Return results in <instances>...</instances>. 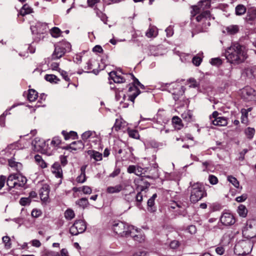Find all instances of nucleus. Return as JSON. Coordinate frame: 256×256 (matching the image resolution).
Returning a JSON list of instances; mask_svg holds the SVG:
<instances>
[{
  "label": "nucleus",
  "instance_id": "nucleus-35",
  "mask_svg": "<svg viewBox=\"0 0 256 256\" xmlns=\"http://www.w3.org/2000/svg\"><path fill=\"white\" fill-rule=\"evenodd\" d=\"M242 116L241 122L244 124H248V110L246 109L242 108L241 110Z\"/></svg>",
  "mask_w": 256,
  "mask_h": 256
},
{
  "label": "nucleus",
  "instance_id": "nucleus-40",
  "mask_svg": "<svg viewBox=\"0 0 256 256\" xmlns=\"http://www.w3.org/2000/svg\"><path fill=\"white\" fill-rule=\"evenodd\" d=\"M62 134H63L66 140H68L70 138H74L77 135L76 132L73 131H71L69 133H68L65 131L63 130L62 132Z\"/></svg>",
  "mask_w": 256,
  "mask_h": 256
},
{
  "label": "nucleus",
  "instance_id": "nucleus-41",
  "mask_svg": "<svg viewBox=\"0 0 256 256\" xmlns=\"http://www.w3.org/2000/svg\"><path fill=\"white\" fill-rule=\"evenodd\" d=\"M226 30L228 33L231 34H234L238 32V27L236 25H232L228 26Z\"/></svg>",
  "mask_w": 256,
  "mask_h": 256
},
{
  "label": "nucleus",
  "instance_id": "nucleus-34",
  "mask_svg": "<svg viewBox=\"0 0 256 256\" xmlns=\"http://www.w3.org/2000/svg\"><path fill=\"white\" fill-rule=\"evenodd\" d=\"M235 11L237 16H241L246 12V8L242 4H238L236 7Z\"/></svg>",
  "mask_w": 256,
  "mask_h": 256
},
{
  "label": "nucleus",
  "instance_id": "nucleus-49",
  "mask_svg": "<svg viewBox=\"0 0 256 256\" xmlns=\"http://www.w3.org/2000/svg\"><path fill=\"white\" fill-rule=\"evenodd\" d=\"M210 62L213 66H219L222 64V60L218 58H212Z\"/></svg>",
  "mask_w": 256,
  "mask_h": 256
},
{
  "label": "nucleus",
  "instance_id": "nucleus-4",
  "mask_svg": "<svg viewBox=\"0 0 256 256\" xmlns=\"http://www.w3.org/2000/svg\"><path fill=\"white\" fill-rule=\"evenodd\" d=\"M252 244L249 241L242 240L238 242L234 246V252L238 256H246L252 251Z\"/></svg>",
  "mask_w": 256,
  "mask_h": 256
},
{
  "label": "nucleus",
  "instance_id": "nucleus-51",
  "mask_svg": "<svg viewBox=\"0 0 256 256\" xmlns=\"http://www.w3.org/2000/svg\"><path fill=\"white\" fill-rule=\"evenodd\" d=\"M128 135L130 137L134 138H138L139 134L136 130H132L128 131Z\"/></svg>",
  "mask_w": 256,
  "mask_h": 256
},
{
  "label": "nucleus",
  "instance_id": "nucleus-53",
  "mask_svg": "<svg viewBox=\"0 0 256 256\" xmlns=\"http://www.w3.org/2000/svg\"><path fill=\"white\" fill-rule=\"evenodd\" d=\"M70 232L74 236L78 235V234H80L79 231L77 230L76 228L74 226V225L73 224L72 226H70Z\"/></svg>",
  "mask_w": 256,
  "mask_h": 256
},
{
  "label": "nucleus",
  "instance_id": "nucleus-26",
  "mask_svg": "<svg viewBox=\"0 0 256 256\" xmlns=\"http://www.w3.org/2000/svg\"><path fill=\"white\" fill-rule=\"evenodd\" d=\"M76 204L80 208L84 209L89 205V202L86 198H82L78 200L76 202Z\"/></svg>",
  "mask_w": 256,
  "mask_h": 256
},
{
  "label": "nucleus",
  "instance_id": "nucleus-23",
  "mask_svg": "<svg viewBox=\"0 0 256 256\" xmlns=\"http://www.w3.org/2000/svg\"><path fill=\"white\" fill-rule=\"evenodd\" d=\"M87 153L91 158H94L96 161H100L102 160V154L98 152L89 150L87 152Z\"/></svg>",
  "mask_w": 256,
  "mask_h": 256
},
{
  "label": "nucleus",
  "instance_id": "nucleus-47",
  "mask_svg": "<svg viewBox=\"0 0 256 256\" xmlns=\"http://www.w3.org/2000/svg\"><path fill=\"white\" fill-rule=\"evenodd\" d=\"M208 181L211 184L214 185L218 183V178L212 174H210L208 178Z\"/></svg>",
  "mask_w": 256,
  "mask_h": 256
},
{
  "label": "nucleus",
  "instance_id": "nucleus-14",
  "mask_svg": "<svg viewBox=\"0 0 256 256\" xmlns=\"http://www.w3.org/2000/svg\"><path fill=\"white\" fill-rule=\"evenodd\" d=\"M46 24L37 22L35 26H32L30 29L32 34H42L46 30Z\"/></svg>",
  "mask_w": 256,
  "mask_h": 256
},
{
  "label": "nucleus",
  "instance_id": "nucleus-59",
  "mask_svg": "<svg viewBox=\"0 0 256 256\" xmlns=\"http://www.w3.org/2000/svg\"><path fill=\"white\" fill-rule=\"evenodd\" d=\"M6 178V176L1 175L0 176V190H1L2 188L4 186Z\"/></svg>",
  "mask_w": 256,
  "mask_h": 256
},
{
  "label": "nucleus",
  "instance_id": "nucleus-17",
  "mask_svg": "<svg viewBox=\"0 0 256 256\" xmlns=\"http://www.w3.org/2000/svg\"><path fill=\"white\" fill-rule=\"evenodd\" d=\"M52 172L55 176L58 178H61L62 176V172L61 166L58 162H54L52 166Z\"/></svg>",
  "mask_w": 256,
  "mask_h": 256
},
{
  "label": "nucleus",
  "instance_id": "nucleus-44",
  "mask_svg": "<svg viewBox=\"0 0 256 256\" xmlns=\"http://www.w3.org/2000/svg\"><path fill=\"white\" fill-rule=\"evenodd\" d=\"M61 33V30L60 29L57 27H54L52 28L50 30V34L54 38L58 37Z\"/></svg>",
  "mask_w": 256,
  "mask_h": 256
},
{
  "label": "nucleus",
  "instance_id": "nucleus-16",
  "mask_svg": "<svg viewBox=\"0 0 256 256\" xmlns=\"http://www.w3.org/2000/svg\"><path fill=\"white\" fill-rule=\"evenodd\" d=\"M130 229V232H129V235L130 236L134 238V240L136 241H137L139 242H143L144 240V237L141 234H134V231L137 232V230L135 229L134 226H130L129 228Z\"/></svg>",
  "mask_w": 256,
  "mask_h": 256
},
{
  "label": "nucleus",
  "instance_id": "nucleus-11",
  "mask_svg": "<svg viewBox=\"0 0 256 256\" xmlns=\"http://www.w3.org/2000/svg\"><path fill=\"white\" fill-rule=\"evenodd\" d=\"M135 171V174L138 176L144 174L142 176L146 177V178L155 179L158 177V170L156 167H154L153 168L150 170V172L152 171V173L150 172V175H145L144 172L146 171L142 167L138 166H136Z\"/></svg>",
  "mask_w": 256,
  "mask_h": 256
},
{
  "label": "nucleus",
  "instance_id": "nucleus-12",
  "mask_svg": "<svg viewBox=\"0 0 256 256\" xmlns=\"http://www.w3.org/2000/svg\"><path fill=\"white\" fill-rule=\"evenodd\" d=\"M220 220L221 223L226 226L232 225L236 222L234 216L228 212H223L221 216Z\"/></svg>",
  "mask_w": 256,
  "mask_h": 256
},
{
  "label": "nucleus",
  "instance_id": "nucleus-57",
  "mask_svg": "<svg viewBox=\"0 0 256 256\" xmlns=\"http://www.w3.org/2000/svg\"><path fill=\"white\" fill-rule=\"evenodd\" d=\"M32 216L34 218H38L42 214V212L40 210H33L32 212Z\"/></svg>",
  "mask_w": 256,
  "mask_h": 256
},
{
  "label": "nucleus",
  "instance_id": "nucleus-38",
  "mask_svg": "<svg viewBox=\"0 0 256 256\" xmlns=\"http://www.w3.org/2000/svg\"><path fill=\"white\" fill-rule=\"evenodd\" d=\"M22 148V146L18 142H15L14 143L9 144L6 148V150H18Z\"/></svg>",
  "mask_w": 256,
  "mask_h": 256
},
{
  "label": "nucleus",
  "instance_id": "nucleus-62",
  "mask_svg": "<svg viewBox=\"0 0 256 256\" xmlns=\"http://www.w3.org/2000/svg\"><path fill=\"white\" fill-rule=\"evenodd\" d=\"M76 181L80 183H83L86 181V174H80L76 178Z\"/></svg>",
  "mask_w": 256,
  "mask_h": 256
},
{
  "label": "nucleus",
  "instance_id": "nucleus-30",
  "mask_svg": "<svg viewBox=\"0 0 256 256\" xmlns=\"http://www.w3.org/2000/svg\"><path fill=\"white\" fill-rule=\"evenodd\" d=\"M34 159L38 164L42 168H44L47 167V164L42 158L40 155L36 154L34 156Z\"/></svg>",
  "mask_w": 256,
  "mask_h": 256
},
{
  "label": "nucleus",
  "instance_id": "nucleus-50",
  "mask_svg": "<svg viewBox=\"0 0 256 256\" xmlns=\"http://www.w3.org/2000/svg\"><path fill=\"white\" fill-rule=\"evenodd\" d=\"M31 202L30 198H22L20 200V204L23 206L29 204Z\"/></svg>",
  "mask_w": 256,
  "mask_h": 256
},
{
  "label": "nucleus",
  "instance_id": "nucleus-43",
  "mask_svg": "<svg viewBox=\"0 0 256 256\" xmlns=\"http://www.w3.org/2000/svg\"><path fill=\"white\" fill-rule=\"evenodd\" d=\"M94 134H95V132H94L90 130L86 131L82 134V140L84 141H86Z\"/></svg>",
  "mask_w": 256,
  "mask_h": 256
},
{
  "label": "nucleus",
  "instance_id": "nucleus-60",
  "mask_svg": "<svg viewBox=\"0 0 256 256\" xmlns=\"http://www.w3.org/2000/svg\"><path fill=\"white\" fill-rule=\"evenodd\" d=\"M215 250L216 253L219 255L223 254L225 252L224 248L222 246H218Z\"/></svg>",
  "mask_w": 256,
  "mask_h": 256
},
{
  "label": "nucleus",
  "instance_id": "nucleus-21",
  "mask_svg": "<svg viewBox=\"0 0 256 256\" xmlns=\"http://www.w3.org/2000/svg\"><path fill=\"white\" fill-rule=\"evenodd\" d=\"M84 148V144L81 140L72 142L70 145L68 146L67 149H71L74 150H82Z\"/></svg>",
  "mask_w": 256,
  "mask_h": 256
},
{
  "label": "nucleus",
  "instance_id": "nucleus-56",
  "mask_svg": "<svg viewBox=\"0 0 256 256\" xmlns=\"http://www.w3.org/2000/svg\"><path fill=\"white\" fill-rule=\"evenodd\" d=\"M134 198V193L130 192L129 194H126L124 196V198L127 202H130V201L132 200Z\"/></svg>",
  "mask_w": 256,
  "mask_h": 256
},
{
  "label": "nucleus",
  "instance_id": "nucleus-32",
  "mask_svg": "<svg viewBox=\"0 0 256 256\" xmlns=\"http://www.w3.org/2000/svg\"><path fill=\"white\" fill-rule=\"evenodd\" d=\"M32 12V9L27 4H25L23 6L22 8L20 11V14L24 16L27 14H30Z\"/></svg>",
  "mask_w": 256,
  "mask_h": 256
},
{
  "label": "nucleus",
  "instance_id": "nucleus-1",
  "mask_svg": "<svg viewBox=\"0 0 256 256\" xmlns=\"http://www.w3.org/2000/svg\"><path fill=\"white\" fill-rule=\"evenodd\" d=\"M225 56L228 62L235 64L244 62L247 58L244 47L237 42L232 43L227 48Z\"/></svg>",
  "mask_w": 256,
  "mask_h": 256
},
{
  "label": "nucleus",
  "instance_id": "nucleus-31",
  "mask_svg": "<svg viewBox=\"0 0 256 256\" xmlns=\"http://www.w3.org/2000/svg\"><path fill=\"white\" fill-rule=\"evenodd\" d=\"M38 93L34 90L30 89L28 91V99L30 102L34 101L38 98Z\"/></svg>",
  "mask_w": 256,
  "mask_h": 256
},
{
  "label": "nucleus",
  "instance_id": "nucleus-7",
  "mask_svg": "<svg viewBox=\"0 0 256 256\" xmlns=\"http://www.w3.org/2000/svg\"><path fill=\"white\" fill-rule=\"evenodd\" d=\"M130 226L126 227V224L122 222H114L112 228L114 232L118 234L128 236Z\"/></svg>",
  "mask_w": 256,
  "mask_h": 256
},
{
  "label": "nucleus",
  "instance_id": "nucleus-25",
  "mask_svg": "<svg viewBox=\"0 0 256 256\" xmlns=\"http://www.w3.org/2000/svg\"><path fill=\"white\" fill-rule=\"evenodd\" d=\"M74 224V226L76 228L80 234L84 232L86 230V222L84 220H76Z\"/></svg>",
  "mask_w": 256,
  "mask_h": 256
},
{
  "label": "nucleus",
  "instance_id": "nucleus-20",
  "mask_svg": "<svg viewBox=\"0 0 256 256\" xmlns=\"http://www.w3.org/2000/svg\"><path fill=\"white\" fill-rule=\"evenodd\" d=\"M124 188L122 184H119L115 186H110L106 188V192L107 193L112 194L114 193H118L122 191Z\"/></svg>",
  "mask_w": 256,
  "mask_h": 256
},
{
  "label": "nucleus",
  "instance_id": "nucleus-2",
  "mask_svg": "<svg viewBox=\"0 0 256 256\" xmlns=\"http://www.w3.org/2000/svg\"><path fill=\"white\" fill-rule=\"evenodd\" d=\"M190 200L192 203H196L207 196L206 190L203 184L200 182L192 184L190 182Z\"/></svg>",
  "mask_w": 256,
  "mask_h": 256
},
{
  "label": "nucleus",
  "instance_id": "nucleus-42",
  "mask_svg": "<svg viewBox=\"0 0 256 256\" xmlns=\"http://www.w3.org/2000/svg\"><path fill=\"white\" fill-rule=\"evenodd\" d=\"M74 216V212L72 209H68L64 212V217L68 220L72 219Z\"/></svg>",
  "mask_w": 256,
  "mask_h": 256
},
{
  "label": "nucleus",
  "instance_id": "nucleus-46",
  "mask_svg": "<svg viewBox=\"0 0 256 256\" xmlns=\"http://www.w3.org/2000/svg\"><path fill=\"white\" fill-rule=\"evenodd\" d=\"M61 140L58 136H55L53 138L52 140L50 142L51 146L54 148H56L60 144Z\"/></svg>",
  "mask_w": 256,
  "mask_h": 256
},
{
  "label": "nucleus",
  "instance_id": "nucleus-36",
  "mask_svg": "<svg viewBox=\"0 0 256 256\" xmlns=\"http://www.w3.org/2000/svg\"><path fill=\"white\" fill-rule=\"evenodd\" d=\"M182 117L186 122H190L192 120V114L190 110H187L182 113Z\"/></svg>",
  "mask_w": 256,
  "mask_h": 256
},
{
  "label": "nucleus",
  "instance_id": "nucleus-64",
  "mask_svg": "<svg viewBox=\"0 0 256 256\" xmlns=\"http://www.w3.org/2000/svg\"><path fill=\"white\" fill-rule=\"evenodd\" d=\"M132 256H148V253L145 251H140L134 253Z\"/></svg>",
  "mask_w": 256,
  "mask_h": 256
},
{
  "label": "nucleus",
  "instance_id": "nucleus-3",
  "mask_svg": "<svg viewBox=\"0 0 256 256\" xmlns=\"http://www.w3.org/2000/svg\"><path fill=\"white\" fill-rule=\"evenodd\" d=\"M71 49L70 44L66 41L60 42L55 45V49L52 55V60L62 58L66 52H69Z\"/></svg>",
  "mask_w": 256,
  "mask_h": 256
},
{
  "label": "nucleus",
  "instance_id": "nucleus-10",
  "mask_svg": "<svg viewBox=\"0 0 256 256\" xmlns=\"http://www.w3.org/2000/svg\"><path fill=\"white\" fill-rule=\"evenodd\" d=\"M242 97L246 101H256V91L250 86H246L242 91Z\"/></svg>",
  "mask_w": 256,
  "mask_h": 256
},
{
  "label": "nucleus",
  "instance_id": "nucleus-19",
  "mask_svg": "<svg viewBox=\"0 0 256 256\" xmlns=\"http://www.w3.org/2000/svg\"><path fill=\"white\" fill-rule=\"evenodd\" d=\"M16 180V184L15 186V188L16 189H20L24 188L27 182V180L26 177L19 174H17Z\"/></svg>",
  "mask_w": 256,
  "mask_h": 256
},
{
  "label": "nucleus",
  "instance_id": "nucleus-9",
  "mask_svg": "<svg viewBox=\"0 0 256 256\" xmlns=\"http://www.w3.org/2000/svg\"><path fill=\"white\" fill-rule=\"evenodd\" d=\"M219 113L214 111L210 116V122L214 126H226L228 124V120L224 116H218Z\"/></svg>",
  "mask_w": 256,
  "mask_h": 256
},
{
  "label": "nucleus",
  "instance_id": "nucleus-15",
  "mask_svg": "<svg viewBox=\"0 0 256 256\" xmlns=\"http://www.w3.org/2000/svg\"><path fill=\"white\" fill-rule=\"evenodd\" d=\"M50 190L48 185H44L40 190V196L42 200L46 202L48 198Z\"/></svg>",
  "mask_w": 256,
  "mask_h": 256
},
{
  "label": "nucleus",
  "instance_id": "nucleus-29",
  "mask_svg": "<svg viewBox=\"0 0 256 256\" xmlns=\"http://www.w3.org/2000/svg\"><path fill=\"white\" fill-rule=\"evenodd\" d=\"M210 18V12L208 10H206L200 14L198 16L196 17V20L198 22L200 21H202L204 22V21L207 20V18Z\"/></svg>",
  "mask_w": 256,
  "mask_h": 256
},
{
  "label": "nucleus",
  "instance_id": "nucleus-48",
  "mask_svg": "<svg viewBox=\"0 0 256 256\" xmlns=\"http://www.w3.org/2000/svg\"><path fill=\"white\" fill-rule=\"evenodd\" d=\"M3 242L5 244V247L6 248H10L11 247V243L10 242V239L8 236H4L2 238Z\"/></svg>",
  "mask_w": 256,
  "mask_h": 256
},
{
  "label": "nucleus",
  "instance_id": "nucleus-5",
  "mask_svg": "<svg viewBox=\"0 0 256 256\" xmlns=\"http://www.w3.org/2000/svg\"><path fill=\"white\" fill-rule=\"evenodd\" d=\"M166 86L170 92L172 93L175 101L179 100L184 92V88L178 83L173 82L166 84Z\"/></svg>",
  "mask_w": 256,
  "mask_h": 256
},
{
  "label": "nucleus",
  "instance_id": "nucleus-8",
  "mask_svg": "<svg viewBox=\"0 0 256 256\" xmlns=\"http://www.w3.org/2000/svg\"><path fill=\"white\" fill-rule=\"evenodd\" d=\"M243 235L248 239L256 236V221L251 220L247 222Z\"/></svg>",
  "mask_w": 256,
  "mask_h": 256
},
{
  "label": "nucleus",
  "instance_id": "nucleus-37",
  "mask_svg": "<svg viewBox=\"0 0 256 256\" xmlns=\"http://www.w3.org/2000/svg\"><path fill=\"white\" fill-rule=\"evenodd\" d=\"M44 78L46 81L51 83H57L60 80L57 76L54 74H46L44 76Z\"/></svg>",
  "mask_w": 256,
  "mask_h": 256
},
{
  "label": "nucleus",
  "instance_id": "nucleus-22",
  "mask_svg": "<svg viewBox=\"0 0 256 256\" xmlns=\"http://www.w3.org/2000/svg\"><path fill=\"white\" fill-rule=\"evenodd\" d=\"M157 198V194H154L150 198L147 202L148 205V210L150 212H154L156 210V208L154 207V200L156 198Z\"/></svg>",
  "mask_w": 256,
  "mask_h": 256
},
{
  "label": "nucleus",
  "instance_id": "nucleus-27",
  "mask_svg": "<svg viewBox=\"0 0 256 256\" xmlns=\"http://www.w3.org/2000/svg\"><path fill=\"white\" fill-rule=\"evenodd\" d=\"M172 122L174 128L178 130H180L183 126V125L182 124L181 119L177 116H175L172 118Z\"/></svg>",
  "mask_w": 256,
  "mask_h": 256
},
{
  "label": "nucleus",
  "instance_id": "nucleus-33",
  "mask_svg": "<svg viewBox=\"0 0 256 256\" xmlns=\"http://www.w3.org/2000/svg\"><path fill=\"white\" fill-rule=\"evenodd\" d=\"M238 212L240 216L242 218H245L246 217L248 214V210L246 208V206L242 204H240L238 207Z\"/></svg>",
  "mask_w": 256,
  "mask_h": 256
},
{
  "label": "nucleus",
  "instance_id": "nucleus-45",
  "mask_svg": "<svg viewBox=\"0 0 256 256\" xmlns=\"http://www.w3.org/2000/svg\"><path fill=\"white\" fill-rule=\"evenodd\" d=\"M228 180L236 188L238 187L239 182L236 178H234L232 176H228Z\"/></svg>",
  "mask_w": 256,
  "mask_h": 256
},
{
  "label": "nucleus",
  "instance_id": "nucleus-58",
  "mask_svg": "<svg viewBox=\"0 0 256 256\" xmlns=\"http://www.w3.org/2000/svg\"><path fill=\"white\" fill-rule=\"evenodd\" d=\"M248 196L246 194H243L240 196L236 197V200L238 202H241L246 200Z\"/></svg>",
  "mask_w": 256,
  "mask_h": 256
},
{
  "label": "nucleus",
  "instance_id": "nucleus-13",
  "mask_svg": "<svg viewBox=\"0 0 256 256\" xmlns=\"http://www.w3.org/2000/svg\"><path fill=\"white\" fill-rule=\"evenodd\" d=\"M121 72V70H120L118 72L112 71L108 74L109 78L112 80L115 83H124L126 80L120 74Z\"/></svg>",
  "mask_w": 256,
  "mask_h": 256
},
{
  "label": "nucleus",
  "instance_id": "nucleus-18",
  "mask_svg": "<svg viewBox=\"0 0 256 256\" xmlns=\"http://www.w3.org/2000/svg\"><path fill=\"white\" fill-rule=\"evenodd\" d=\"M17 174H12L8 176L6 180V185L8 187V190L12 188H15L16 180Z\"/></svg>",
  "mask_w": 256,
  "mask_h": 256
},
{
  "label": "nucleus",
  "instance_id": "nucleus-52",
  "mask_svg": "<svg viewBox=\"0 0 256 256\" xmlns=\"http://www.w3.org/2000/svg\"><path fill=\"white\" fill-rule=\"evenodd\" d=\"M202 61V59L198 56H194L192 60V62L196 66H199Z\"/></svg>",
  "mask_w": 256,
  "mask_h": 256
},
{
  "label": "nucleus",
  "instance_id": "nucleus-54",
  "mask_svg": "<svg viewBox=\"0 0 256 256\" xmlns=\"http://www.w3.org/2000/svg\"><path fill=\"white\" fill-rule=\"evenodd\" d=\"M134 197L136 198V201L137 202V206H138L142 200V195L140 192H139L136 196H134Z\"/></svg>",
  "mask_w": 256,
  "mask_h": 256
},
{
  "label": "nucleus",
  "instance_id": "nucleus-61",
  "mask_svg": "<svg viewBox=\"0 0 256 256\" xmlns=\"http://www.w3.org/2000/svg\"><path fill=\"white\" fill-rule=\"evenodd\" d=\"M82 191L84 194H90L92 190L91 188L88 186H83L82 187Z\"/></svg>",
  "mask_w": 256,
  "mask_h": 256
},
{
  "label": "nucleus",
  "instance_id": "nucleus-24",
  "mask_svg": "<svg viewBox=\"0 0 256 256\" xmlns=\"http://www.w3.org/2000/svg\"><path fill=\"white\" fill-rule=\"evenodd\" d=\"M256 18V8H248L246 13V20L247 21H252Z\"/></svg>",
  "mask_w": 256,
  "mask_h": 256
},
{
  "label": "nucleus",
  "instance_id": "nucleus-28",
  "mask_svg": "<svg viewBox=\"0 0 256 256\" xmlns=\"http://www.w3.org/2000/svg\"><path fill=\"white\" fill-rule=\"evenodd\" d=\"M255 129L253 128L248 127L246 128L244 130V133L247 138L250 140L253 138L255 134Z\"/></svg>",
  "mask_w": 256,
  "mask_h": 256
},
{
  "label": "nucleus",
  "instance_id": "nucleus-6",
  "mask_svg": "<svg viewBox=\"0 0 256 256\" xmlns=\"http://www.w3.org/2000/svg\"><path fill=\"white\" fill-rule=\"evenodd\" d=\"M130 75L132 78L134 86L130 87L129 88V90H134V92L128 96V100L132 102V104H134L135 98L140 93V90L138 88L137 86H139L141 88L144 89V86L142 84L139 82L138 79L135 78L132 74H130Z\"/></svg>",
  "mask_w": 256,
  "mask_h": 256
},
{
  "label": "nucleus",
  "instance_id": "nucleus-55",
  "mask_svg": "<svg viewBox=\"0 0 256 256\" xmlns=\"http://www.w3.org/2000/svg\"><path fill=\"white\" fill-rule=\"evenodd\" d=\"M58 72L60 74L61 76H62L64 79L66 81H70V79L68 77L67 75V72L66 71L62 70L61 69H58Z\"/></svg>",
  "mask_w": 256,
  "mask_h": 256
},
{
  "label": "nucleus",
  "instance_id": "nucleus-39",
  "mask_svg": "<svg viewBox=\"0 0 256 256\" xmlns=\"http://www.w3.org/2000/svg\"><path fill=\"white\" fill-rule=\"evenodd\" d=\"M158 32L154 28H150L146 33V35L148 38L155 37L156 36Z\"/></svg>",
  "mask_w": 256,
  "mask_h": 256
},
{
  "label": "nucleus",
  "instance_id": "nucleus-63",
  "mask_svg": "<svg viewBox=\"0 0 256 256\" xmlns=\"http://www.w3.org/2000/svg\"><path fill=\"white\" fill-rule=\"evenodd\" d=\"M187 230L190 234H194L196 232V227L194 225L190 226Z\"/></svg>",
  "mask_w": 256,
  "mask_h": 256
}]
</instances>
